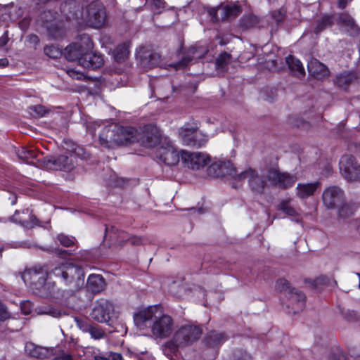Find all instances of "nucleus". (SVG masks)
<instances>
[{"label": "nucleus", "instance_id": "19", "mask_svg": "<svg viewBox=\"0 0 360 360\" xmlns=\"http://www.w3.org/2000/svg\"><path fill=\"white\" fill-rule=\"evenodd\" d=\"M287 302L286 307L289 309V312L296 314L304 309L305 307V295L297 289L289 291V294L286 295Z\"/></svg>", "mask_w": 360, "mask_h": 360}, {"label": "nucleus", "instance_id": "45", "mask_svg": "<svg viewBox=\"0 0 360 360\" xmlns=\"http://www.w3.org/2000/svg\"><path fill=\"white\" fill-rule=\"evenodd\" d=\"M74 320L76 323L77 326L83 332L87 333L90 329L91 325L85 320L75 317Z\"/></svg>", "mask_w": 360, "mask_h": 360}, {"label": "nucleus", "instance_id": "35", "mask_svg": "<svg viewBox=\"0 0 360 360\" xmlns=\"http://www.w3.org/2000/svg\"><path fill=\"white\" fill-rule=\"evenodd\" d=\"M17 154L19 158L30 164L32 163L30 160L37 159L39 155V153L34 147H30L29 148H23L18 150Z\"/></svg>", "mask_w": 360, "mask_h": 360}, {"label": "nucleus", "instance_id": "42", "mask_svg": "<svg viewBox=\"0 0 360 360\" xmlns=\"http://www.w3.org/2000/svg\"><path fill=\"white\" fill-rule=\"evenodd\" d=\"M87 333H89L91 337L95 340H99L105 336V333L101 328L91 325Z\"/></svg>", "mask_w": 360, "mask_h": 360}, {"label": "nucleus", "instance_id": "64", "mask_svg": "<svg viewBox=\"0 0 360 360\" xmlns=\"http://www.w3.org/2000/svg\"><path fill=\"white\" fill-rule=\"evenodd\" d=\"M66 253H67V251H65V250H60L59 252L58 255L63 257V254H66Z\"/></svg>", "mask_w": 360, "mask_h": 360}, {"label": "nucleus", "instance_id": "41", "mask_svg": "<svg viewBox=\"0 0 360 360\" xmlns=\"http://www.w3.org/2000/svg\"><path fill=\"white\" fill-rule=\"evenodd\" d=\"M49 112L44 106L41 105H33L29 108L30 115L36 117H43Z\"/></svg>", "mask_w": 360, "mask_h": 360}, {"label": "nucleus", "instance_id": "56", "mask_svg": "<svg viewBox=\"0 0 360 360\" xmlns=\"http://www.w3.org/2000/svg\"><path fill=\"white\" fill-rule=\"evenodd\" d=\"M345 316L348 321H352L356 319L357 314L354 311H347Z\"/></svg>", "mask_w": 360, "mask_h": 360}, {"label": "nucleus", "instance_id": "3", "mask_svg": "<svg viewBox=\"0 0 360 360\" xmlns=\"http://www.w3.org/2000/svg\"><path fill=\"white\" fill-rule=\"evenodd\" d=\"M94 133L98 131L99 142L105 147L126 145L138 140L137 130L131 127H123L116 123L94 122L91 127Z\"/></svg>", "mask_w": 360, "mask_h": 360}, {"label": "nucleus", "instance_id": "29", "mask_svg": "<svg viewBox=\"0 0 360 360\" xmlns=\"http://www.w3.org/2000/svg\"><path fill=\"white\" fill-rule=\"evenodd\" d=\"M20 214L21 213L20 212H16L12 217V219L15 222L20 224L25 228H32L34 225L36 224L37 219L33 215H31V213L28 209L23 210L22 214L27 216L29 219L20 216Z\"/></svg>", "mask_w": 360, "mask_h": 360}, {"label": "nucleus", "instance_id": "20", "mask_svg": "<svg viewBox=\"0 0 360 360\" xmlns=\"http://www.w3.org/2000/svg\"><path fill=\"white\" fill-rule=\"evenodd\" d=\"M157 157L167 165H174L179 161V154L171 144L158 148Z\"/></svg>", "mask_w": 360, "mask_h": 360}, {"label": "nucleus", "instance_id": "25", "mask_svg": "<svg viewBox=\"0 0 360 360\" xmlns=\"http://www.w3.org/2000/svg\"><path fill=\"white\" fill-rule=\"evenodd\" d=\"M307 68L309 74L316 79H321L329 75L327 67L315 58L309 61Z\"/></svg>", "mask_w": 360, "mask_h": 360}, {"label": "nucleus", "instance_id": "52", "mask_svg": "<svg viewBox=\"0 0 360 360\" xmlns=\"http://www.w3.org/2000/svg\"><path fill=\"white\" fill-rule=\"evenodd\" d=\"M27 42L30 44L33 45L34 46V49H36V46L39 43V39L35 34H30L27 37Z\"/></svg>", "mask_w": 360, "mask_h": 360}, {"label": "nucleus", "instance_id": "48", "mask_svg": "<svg viewBox=\"0 0 360 360\" xmlns=\"http://www.w3.org/2000/svg\"><path fill=\"white\" fill-rule=\"evenodd\" d=\"M146 242V240L143 237H139L136 236H129V243L132 245H140L143 244Z\"/></svg>", "mask_w": 360, "mask_h": 360}, {"label": "nucleus", "instance_id": "14", "mask_svg": "<svg viewBox=\"0 0 360 360\" xmlns=\"http://www.w3.org/2000/svg\"><path fill=\"white\" fill-rule=\"evenodd\" d=\"M114 311L112 304L107 300L97 302L93 309L91 316L93 319L100 323L108 322Z\"/></svg>", "mask_w": 360, "mask_h": 360}, {"label": "nucleus", "instance_id": "51", "mask_svg": "<svg viewBox=\"0 0 360 360\" xmlns=\"http://www.w3.org/2000/svg\"><path fill=\"white\" fill-rule=\"evenodd\" d=\"M251 356L246 352H239L235 355L234 360H251Z\"/></svg>", "mask_w": 360, "mask_h": 360}, {"label": "nucleus", "instance_id": "50", "mask_svg": "<svg viewBox=\"0 0 360 360\" xmlns=\"http://www.w3.org/2000/svg\"><path fill=\"white\" fill-rule=\"evenodd\" d=\"M272 17L276 22H281L285 18V12L282 10L275 11L272 13Z\"/></svg>", "mask_w": 360, "mask_h": 360}, {"label": "nucleus", "instance_id": "34", "mask_svg": "<svg viewBox=\"0 0 360 360\" xmlns=\"http://www.w3.org/2000/svg\"><path fill=\"white\" fill-rule=\"evenodd\" d=\"M231 61V56L226 53L224 52L219 55V56L216 59V68L217 70L219 72H224L227 71L228 66Z\"/></svg>", "mask_w": 360, "mask_h": 360}, {"label": "nucleus", "instance_id": "39", "mask_svg": "<svg viewBox=\"0 0 360 360\" xmlns=\"http://www.w3.org/2000/svg\"><path fill=\"white\" fill-rule=\"evenodd\" d=\"M129 53L128 48L124 44L119 46L115 51V58L121 62L127 58Z\"/></svg>", "mask_w": 360, "mask_h": 360}, {"label": "nucleus", "instance_id": "49", "mask_svg": "<svg viewBox=\"0 0 360 360\" xmlns=\"http://www.w3.org/2000/svg\"><path fill=\"white\" fill-rule=\"evenodd\" d=\"M10 317L11 314L8 311L6 307L0 302V321H5Z\"/></svg>", "mask_w": 360, "mask_h": 360}, {"label": "nucleus", "instance_id": "30", "mask_svg": "<svg viewBox=\"0 0 360 360\" xmlns=\"http://www.w3.org/2000/svg\"><path fill=\"white\" fill-rule=\"evenodd\" d=\"M286 63L292 72V74L296 77H301L304 76L305 71L304 68L298 59L295 58L292 56H288L285 58Z\"/></svg>", "mask_w": 360, "mask_h": 360}, {"label": "nucleus", "instance_id": "38", "mask_svg": "<svg viewBox=\"0 0 360 360\" xmlns=\"http://www.w3.org/2000/svg\"><path fill=\"white\" fill-rule=\"evenodd\" d=\"M276 288L280 292H284L285 295L289 294V291H292L295 288L290 286L289 282L285 278H280L276 281Z\"/></svg>", "mask_w": 360, "mask_h": 360}, {"label": "nucleus", "instance_id": "17", "mask_svg": "<svg viewBox=\"0 0 360 360\" xmlns=\"http://www.w3.org/2000/svg\"><path fill=\"white\" fill-rule=\"evenodd\" d=\"M76 165V156L74 154L69 155H60L57 158H49L47 160L46 167L53 169H61L71 171Z\"/></svg>", "mask_w": 360, "mask_h": 360}, {"label": "nucleus", "instance_id": "31", "mask_svg": "<svg viewBox=\"0 0 360 360\" xmlns=\"http://www.w3.org/2000/svg\"><path fill=\"white\" fill-rule=\"evenodd\" d=\"M221 18L223 20L237 17L241 13V8L237 5H226L219 6Z\"/></svg>", "mask_w": 360, "mask_h": 360}, {"label": "nucleus", "instance_id": "23", "mask_svg": "<svg viewBox=\"0 0 360 360\" xmlns=\"http://www.w3.org/2000/svg\"><path fill=\"white\" fill-rule=\"evenodd\" d=\"M105 237L109 238L120 247H123L127 243H129V235L127 232L119 230L117 227L112 226L110 228H105Z\"/></svg>", "mask_w": 360, "mask_h": 360}, {"label": "nucleus", "instance_id": "21", "mask_svg": "<svg viewBox=\"0 0 360 360\" xmlns=\"http://www.w3.org/2000/svg\"><path fill=\"white\" fill-rule=\"evenodd\" d=\"M138 140L135 142H140L146 148H153L156 146L160 141V134L156 129L145 130L143 134L137 131Z\"/></svg>", "mask_w": 360, "mask_h": 360}, {"label": "nucleus", "instance_id": "18", "mask_svg": "<svg viewBox=\"0 0 360 360\" xmlns=\"http://www.w3.org/2000/svg\"><path fill=\"white\" fill-rule=\"evenodd\" d=\"M207 51L208 49L207 46H205L196 45L195 46H192L189 49L186 56H184L180 61H179L178 63L170 64L169 65L176 70L184 68L188 65V63L193 60V58H202L205 56Z\"/></svg>", "mask_w": 360, "mask_h": 360}, {"label": "nucleus", "instance_id": "46", "mask_svg": "<svg viewBox=\"0 0 360 360\" xmlns=\"http://www.w3.org/2000/svg\"><path fill=\"white\" fill-rule=\"evenodd\" d=\"M20 309L24 314H30L32 311V304L28 300L23 301L20 303Z\"/></svg>", "mask_w": 360, "mask_h": 360}, {"label": "nucleus", "instance_id": "15", "mask_svg": "<svg viewBox=\"0 0 360 360\" xmlns=\"http://www.w3.org/2000/svg\"><path fill=\"white\" fill-rule=\"evenodd\" d=\"M136 58L143 68L150 69L158 64L160 56L150 49L143 46L138 51Z\"/></svg>", "mask_w": 360, "mask_h": 360}, {"label": "nucleus", "instance_id": "8", "mask_svg": "<svg viewBox=\"0 0 360 360\" xmlns=\"http://www.w3.org/2000/svg\"><path fill=\"white\" fill-rule=\"evenodd\" d=\"M179 137L185 146L200 148L206 144L207 136L198 128L197 124H185L179 131Z\"/></svg>", "mask_w": 360, "mask_h": 360}, {"label": "nucleus", "instance_id": "40", "mask_svg": "<svg viewBox=\"0 0 360 360\" xmlns=\"http://www.w3.org/2000/svg\"><path fill=\"white\" fill-rule=\"evenodd\" d=\"M333 20L330 16H324L320 21L318 22L315 28V32L319 33L324 29L330 27L333 25Z\"/></svg>", "mask_w": 360, "mask_h": 360}, {"label": "nucleus", "instance_id": "33", "mask_svg": "<svg viewBox=\"0 0 360 360\" xmlns=\"http://www.w3.org/2000/svg\"><path fill=\"white\" fill-rule=\"evenodd\" d=\"M226 339L224 333L211 331L206 336L205 342L210 347H217L224 343Z\"/></svg>", "mask_w": 360, "mask_h": 360}, {"label": "nucleus", "instance_id": "58", "mask_svg": "<svg viewBox=\"0 0 360 360\" xmlns=\"http://www.w3.org/2000/svg\"><path fill=\"white\" fill-rule=\"evenodd\" d=\"M109 360H124L122 356L119 353H111L109 355Z\"/></svg>", "mask_w": 360, "mask_h": 360}, {"label": "nucleus", "instance_id": "12", "mask_svg": "<svg viewBox=\"0 0 360 360\" xmlns=\"http://www.w3.org/2000/svg\"><path fill=\"white\" fill-rule=\"evenodd\" d=\"M208 175L212 177L230 176L236 181L238 174L230 161H219L212 163L207 168Z\"/></svg>", "mask_w": 360, "mask_h": 360}, {"label": "nucleus", "instance_id": "24", "mask_svg": "<svg viewBox=\"0 0 360 360\" xmlns=\"http://www.w3.org/2000/svg\"><path fill=\"white\" fill-rule=\"evenodd\" d=\"M26 354L34 358L44 359L52 355V349L37 346L32 342H27L25 346Z\"/></svg>", "mask_w": 360, "mask_h": 360}, {"label": "nucleus", "instance_id": "1", "mask_svg": "<svg viewBox=\"0 0 360 360\" xmlns=\"http://www.w3.org/2000/svg\"><path fill=\"white\" fill-rule=\"evenodd\" d=\"M248 180V186L252 193L256 195H263L269 185L281 189H288L292 187L297 178L288 172H281L276 168H270L261 171L248 167L238 173L236 181Z\"/></svg>", "mask_w": 360, "mask_h": 360}, {"label": "nucleus", "instance_id": "5", "mask_svg": "<svg viewBox=\"0 0 360 360\" xmlns=\"http://www.w3.org/2000/svg\"><path fill=\"white\" fill-rule=\"evenodd\" d=\"M50 276L58 278L71 291H76L84 285L83 269L72 263H63L50 270Z\"/></svg>", "mask_w": 360, "mask_h": 360}, {"label": "nucleus", "instance_id": "26", "mask_svg": "<svg viewBox=\"0 0 360 360\" xmlns=\"http://www.w3.org/2000/svg\"><path fill=\"white\" fill-rule=\"evenodd\" d=\"M105 282L101 275L91 274L89 276L86 287L93 293H98L104 290Z\"/></svg>", "mask_w": 360, "mask_h": 360}, {"label": "nucleus", "instance_id": "36", "mask_svg": "<svg viewBox=\"0 0 360 360\" xmlns=\"http://www.w3.org/2000/svg\"><path fill=\"white\" fill-rule=\"evenodd\" d=\"M358 205L354 203H345L338 210V214L341 218H349L357 210Z\"/></svg>", "mask_w": 360, "mask_h": 360}, {"label": "nucleus", "instance_id": "44", "mask_svg": "<svg viewBox=\"0 0 360 360\" xmlns=\"http://www.w3.org/2000/svg\"><path fill=\"white\" fill-rule=\"evenodd\" d=\"M57 240L59 241V243L65 246V247H70L75 243V238L73 237H69L65 234L60 233L58 234L57 236Z\"/></svg>", "mask_w": 360, "mask_h": 360}, {"label": "nucleus", "instance_id": "32", "mask_svg": "<svg viewBox=\"0 0 360 360\" xmlns=\"http://www.w3.org/2000/svg\"><path fill=\"white\" fill-rule=\"evenodd\" d=\"M356 78V75L353 72H344L336 77L335 84L342 89H346L347 86Z\"/></svg>", "mask_w": 360, "mask_h": 360}, {"label": "nucleus", "instance_id": "9", "mask_svg": "<svg viewBox=\"0 0 360 360\" xmlns=\"http://www.w3.org/2000/svg\"><path fill=\"white\" fill-rule=\"evenodd\" d=\"M107 20L104 6L99 1H93L86 7V21L89 26L100 28Z\"/></svg>", "mask_w": 360, "mask_h": 360}, {"label": "nucleus", "instance_id": "13", "mask_svg": "<svg viewBox=\"0 0 360 360\" xmlns=\"http://www.w3.org/2000/svg\"><path fill=\"white\" fill-rule=\"evenodd\" d=\"M84 39L86 43V46H84L81 43H73L69 45L65 49V56L70 61L77 60L80 65V59L84 56L86 51H89L91 49V40L89 37H84Z\"/></svg>", "mask_w": 360, "mask_h": 360}, {"label": "nucleus", "instance_id": "16", "mask_svg": "<svg viewBox=\"0 0 360 360\" xmlns=\"http://www.w3.org/2000/svg\"><path fill=\"white\" fill-rule=\"evenodd\" d=\"M344 195L342 189L336 186H331L324 190L322 195L323 202L327 208L333 209L343 200Z\"/></svg>", "mask_w": 360, "mask_h": 360}, {"label": "nucleus", "instance_id": "11", "mask_svg": "<svg viewBox=\"0 0 360 360\" xmlns=\"http://www.w3.org/2000/svg\"><path fill=\"white\" fill-rule=\"evenodd\" d=\"M180 157L184 165L193 170L203 168L210 161L209 155L201 152L182 150Z\"/></svg>", "mask_w": 360, "mask_h": 360}, {"label": "nucleus", "instance_id": "62", "mask_svg": "<svg viewBox=\"0 0 360 360\" xmlns=\"http://www.w3.org/2000/svg\"><path fill=\"white\" fill-rule=\"evenodd\" d=\"M8 64V60L7 58H0V67H6L7 66Z\"/></svg>", "mask_w": 360, "mask_h": 360}, {"label": "nucleus", "instance_id": "43", "mask_svg": "<svg viewBox=\"0 0 360 360\" xmlns=\"http://www.w3.org/2000/svg\"><path fill=\"white\" fill-rule=\"evenodd\" d=\"M279 209L289 216H295L297 214L296 210L290 205V201L288 200L282 201L279 205Z\"/></svg>", "mask_w": 360, "mask_h": 360}, {"label": "nucleus", "instance_id": "60", "mask_svg": "<svg viewBox=\"0 0 360 360\" xmlns=\"http://www.w3.org/2000/svg\"><path fill=\"white\" fill-rule=\"evenodd\" d=\"M350 1L351 0H338V7L342 9L345 8Z\"/></svg>", "mask_w": 360, "mask_h": 360}, {"label": "nucleus", "instance_id": "53", "mask_svg": "<svg viewBox=\"0 0 360 360\" xmlns=\"http://www.w3.org/2000/svg\"><path fill=\"white\" fill-rule=\"evenodd\" d=\"M156 10H160L164 7L165 2L163 0H148Z\"/></svg>", "mask_w": 360, "mask_h": 360}, {"label": "nucleus", "instance_id": "28", "mask_svg": "<svg viewBox=\"0 0 360 360\" xmlns=\"http://www.w3.org/2000/svg\"><path fill=\"white\" fill-rule=\"evenodd\" d=\"M338 24L344 27L350 35L358 34V27L354 19L348 14H340L338 17Z\"/></svg>", "mask_w": 360, "mask_h": 360}, {"label": "nucleus", "instance_id": "6", "mask_svg": "<svg viewBox=\"0 0 360 360\" xmlns=\"http://www.w3.org/2000/svg\"><path fill=\"white\" fill-rule=\"evenodd\" d=\"M53 276H50V271L47 273L43 268H33L26 270L22 275L25 283H29L32 288L37 290V293L41 296L48 297L55 295L56 285L51 280Z\"/></svg>", "mask_w": 360, "mask_h": 360}, {"label": "nucleus", "instance_id": "57", "mask_svg": "<svg viewBox=\"0 0 360 360\" xmlns=\"http://www.w3.org/2000/svg\"><path fill=\"white\" fill-rule=\"evenodd\" d=\"M68 73L71 77H72L74 79H80L82 77V75H81L78 72H76L75 71H74L72 70L68 71Z\"/></svg>", "mask_w": 360, "mask_h": 360}, {"label": "nucleus", "instance_id": "7", "mask_svg": "<svg viewBox=\"0 0 360 360\" xmlns=\"http://www.w3.org/2000/svg\"><path fill=\"white\" fill-rule=\"evenodd\" d=\"M202 330L198 326L188 324L182 326L174 333L173 338L163 345V352L169 356L178 348L197 341L201 336Z\"/></svg>", "mask_w": 360, "mask_h": 360}, {"label": "nucleus", "instance_id": "55", "mask_svg": "<svg viewBox=\"0 0 360 360\" xmlns=\"http://www.w3.org/2000/svg\"><path fill=\"white\" fill-rule=\"evenodd\" d=\"M9 40L8 35V31L6 30L4 34L0 37V48L6 45Z\"/></svg>", "mask_w": 360, "mask_h": 360}, {"label": "nucleus", "instance_id": "2", "mask_svg": "<svg viewBox=\"0 0 360 360\" xmlns=\"http://www.w3.org/2000/svg\"><path fill=\"white\" fill-rule=\"evenodd\" d=\"M134 321L140 330H144L150 323L151 333L156 338H167L174 330L173 319L164 314L160 306H150L139 311L134 314Z\"/></svg>", "mask_w": 360, "mask_h": 360}, {"label": "nucleus", "instance_id": "37", "mask_svg": "<svg viewBox=\"0 0 360 360\" xmlns=\"http://www.w3.org/2000/svg\"><path fill=\"white\" fill-rule=\"evenodd\" d=\"M44 51L47 56L53 59L58 58L62 56L61 50L53 44L46 46Z\"/></svg>", "mask_w": 360, "mask_h": 360}, {"label": "nucleus", "instance_id": "54", "mask_svg": "<svg viewBox=\"0 0 360 360\" xmlns=\"http://www.w3.org/2000/svg\"><path fill=\"white\" fill-rule=\"evenodd\" d=\"M220 13L219 6L218 8H212L208 10V13L212 20H217V14Z\"/></svg>", "mask_w": 360, "mask_h": 360}, {"label": "nucleus", "instance_id": "22", "mask_svg": "<svg viewBox=\"0 0 360 360\" xmlns=\"http://www.w3.org/2000/svg\"><path fill=\"white\" fill-rule=\"evenodd\" d=\"M104 63L103 57L100 53L86 51L84 56L80 59V65L87 69H97Z\"/></svg>", "mask_w": 360, "mask_h": 360}, {"label": "nucleus", "instance_id": "59", "mask_svg": "<svg viewBox=\"0 0 360 360\" xmlns=\"http://www.w3.org/2000/svg\"><path fill=\"white\" fill-rule=\"evenodd\" d=\"M56 360H73L72 356L67 354H63L56 357Z\"/></svg>", "mask_w": 360, "mask_h": 360}, {"label": "nucleus", "instance_id": "63", "mask_svg": "<svg viewBox=\"0 0 360 360\" xmlns=\"http://www.w3.org/2000/svg\"><path fill=\"white\" fill-rule=\"evenodd\" d=\"M45 314H51L53 316H58L60 315V312L56 310H49L48 311L44 312Z\"/></svg>", "mask_w": 360, "mask_h": 360}, {"label": "nucleus", "instance_id": "27", "mask_svg": "<svg viewBox=\"0 0 360 360\" xmlns=\"http://www.w3.org/2000/svg\"><path fill=\"white\" fill-rule=\"evenodd\" d=\"M319 185V182L298 184L296 188L297 195L301 199L307 198L315 193Z\"/></svg>", "mask_w": 360, "mask_h": 360}, {"label": "nucleus", "instance_id": "47", "mask_svg": "<svg viewBox=\"0 0 360 360\" xmlns=\"http://www.w3.org/2000/svg\"><path fill=\"white\" fill-rule=\"evenodd\" d=\"M266 97L265 100L271 102L273 101L278 96L277 90L274 88H271L269 89H266L265 92Z\"/></svg>", "mask_w": 360, "mask_h": 360}, {"label": "nucleus", "instance_id": "61", "mask_svg": "<svg viewBox=\"0 0 360 360\" xmlns=\"http://www.w3.org/2000/svg\"><path fill=\"white\" fill-rule=\"evenodd\" d=\"M350 1L351 0H338V7L342 9L345 8Z\"/></svg>", "mask_w": 360, "mask_h": 360}, {"label": "nucleus", "instance_id": "10", "mask_svg": "<svg viewBox=\"0 0 360 360\" xmlns=\"http://www.w3.org/2000/svg\"><path fill=\"white\" fill-rule=\"evenodd\" d=\"M340 170L347 181L354 182L359 179L360 166L351 155H343L340 160Z\"/></svg>", "mask_w": 360, "mask_h": 360}, {"label": "nucleus", "instance_id": "4", "mask_svg": "<svg viewBox=\"0 0 360 360\" xmlns=\"http://www.w3.org/2000/svg\"><path fill=\"white\" fill-rule=\"evenodd\" d=\"M94 133L98 131L99 142L105 147L126 145L138 140L137 130L131 127H123L116 123L94 122L91 127Z\"/></svg>", "mask_w": 360, "mask_h": 360}]
</instances>
